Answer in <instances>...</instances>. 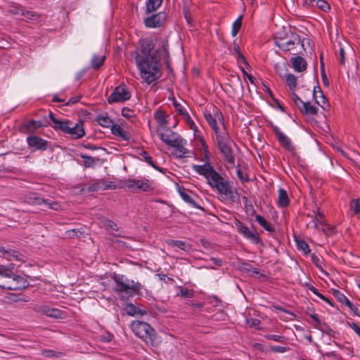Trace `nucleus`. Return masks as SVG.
<instances>
[{
	"instance_id": "obj_1",
	"label": "nucleus",
	"mask_w": 360,
	"mask_h": 360,
	"mask_svg": "<svg viewBox=\"0 0 360 360\" xmlns=\"http://www.w3.org/2000/svg\"><path fill=\"white\" fill-rule=\"evenodd\" d=\"M154 45L150 40L141 42V54L136 53V63L143 81L150 84L159 77L160 55L158 50L153 51Z\"/></svg>"
},
{
	"instance_id": "obj_2",
	"label": "nucleus",
	"mask_w": 360,
	"mask_h": 360,
	"mask_svg": "<svg viewBox=\"0 0 360 360\" xmlns=\"http://www.w3.org/2000/svg\"><path fill=\"white\" fill-rule=\"evenodd\" d=\"M192 168L196 173L205 177L212 188L217 189L221 200L230 203L236 201L238 197L236 188L215 171L209 162L200 165H194Z\"/></svg>"
},
{
	"instance_id": "obj_3",
	"label": "nucleus",
	"mask_w": 360,
	"mask_h": 360,
	"mask_svg": "<svg viewBox=\"0 0 360 360\" xmlns=\"http://www.w3.org/2000/svg\"><path fill=\"white\" fill-rule=\"evenodd\" d=\"M113 281L115 283L114 290L121 299L140 294V290L143 288L140 283L130 280L123 275L115 274L113 276Z\"/></svg>"
},
{
	"instance_id": "obj_4",
	"label": "nucleus",
	"mask_w": 360,
	"mask_h": 360,
	"mask_svg": "<svg viewBox=\"0 0 360 360\" xmlns=\"http://www.w3.org/2000/svg\"><path fill=\"white\" fill-rule=\"evenodd\" d=\"M27 282L23 277L15 274L11 269L4 266L0 271V288L17 290L26 288Z\"/></svg>"
},
{
	"instance_id": "obj_5",
	"label": "nucleus",
	"mask_w": 360,
	"mask_h": 360,
	"mask_svg": "<svg viewBox=\"0 0 360 360\" xmlns=\"http://www.w3.org/2000/svg\"><path fill=\"white\" fill-rule=\"evenodd\" d=\"M217 141L218 148L223 155L224 161L226 164V167L233 169L236 167L235 153L231 147L233 143L226 130H224L221 134L217 135Z\"/></svg>"
},
{
	"instance_id": "obj_6",
	"label": "nucleus",
	"mask_w": 360,
	"mask_h": 360,
	"mask_svg": "<svg viewBox=\"0 0 360 360\" xmlns=\"http://www.w3.org/2000/svg\"><path fill=\"white\" fill-rule=\"evenodd\" d=\"M131 328L135 335L142 339L147 345H155L157 339L155 332L148 323L134 321L131 323Z\"/></svg>"
},
{
	"instance_id": "obj_7",
	"label": "nucleus",
	"mask_w": 360,
	"mask_h": 360,
	"mask_svg": "<svg viewBox=\"0 0 360 360\" xmlns=\"http://www.w3.org/2000/svg\"><path fill=\"white\" fill-rule=\"evenodd\" d=\"M301 44L302 49H304L303 41H301L299 34L292 32L289 37L275 38V44L282 51H290L295 48L296 45Z\"/></svg>"
},
{
	"instance_id": "obj_8",
	"label": "nucleus",
	"mask_w": 360,
	"mask_h": 360,
	"mask_svg": "<svg viewBox=\"0 0 360 360\" xmlns=\"http://www.w3.org/2000/svg\"><path fill=\"white\" fill-rule=\"evenodd\" d=\"M125 186L131 191L148 192L154 189L153 181L146 178L128 179L124 181Z\"/></svg>"
},
{
	"instance_id": "obj_9",
	"label": "nucleus",
	"mask_w": 360,
	"mask_h": 360,
	"mask_svg": "<svg viewBox=\"0 0 360 360\" xmlns=\"http://www.w3.org/2000/svg\"><path fill=\"white\" fill-rule=\"evenodd\" d=\"M25 200L30 205H40L44 204L50 210L58 211L61 209V205L57 201L50 200L41 198L36 193H28L25 195Z\"/></svg>"
},
{
	"instance_id": "obj_10",
	"label": "nucleus",
	"mask_w": 360,
	"mask_h": 360,
	"mask_svg": "<svg viewBox=\"0 0 360 360\" xmlns=\"http://www.w3.org/2000/svg\"><path fill=\"white\" fill-rule=\"evenodd\" d=\"M131 93L127 89L124 85H119L115 88L113 91L109 96L108 102L110 104L115 103H123L129 100Z\"/></svg>"
},
{
	"instance_id": "obj_11",
	"label": "nucleus",
	"mask_w": 360,
	"mask_h": 360,
	"mask_svg": "<svg viewBox=\"0 0 360 360\" xmlns=\"http://www.w3.org/2000/svg\"><path fill=\"white\" fill-rule=\"evenodd\" d=\"M204 117L207 123L214 130L216 134V138H217V135H220L223 132V131H219L217 126V120L224 125V117L222 113L218 109L214 110V114H212L210 112L207 110L204 112Z\"/></svg>"
},
{
	"instance_id": "obj_12",
	"label": "nucleus",
	"mask_w": 360,
	"mask_h": 360,
	"mask_svg": "<svg viewBox=\"0 0 360 360\" xmlns=\"http://www.w3.org/2000/svg\"><path fill=\"white\" fill-rule=\"evenodd\" d=\"M157 133L161 141L171 147L181 138L179 134L172 131L169 127L160 129Z\"/></svg>"
},
{
	"instance_id": "obj_13",
	"label": "nucleus",
	"mask_w": 360,
	"mask_h": 360,
	"mask_svg": "<svg viewBox=\"0 0 360 360\" xmlns=\"http://www.w3.org/2000/svg\"><path fill=\"white\" fill-rule=\"evenodd\" d=\"M272 129L280 145L286 150L293 153L295 148L290 139L282 132L277 126L273 125Z\"/></svg>"
},
{
	"instance_id": "obj_14",
	"label": "nucleus",
	"mask_w": 360,
	"mask_h": 360,
	"mask_svg": "<svg viewBox=\"0 0 360 360\" xmlns=\"http://www.w3.org/2000/svg\"><path fill=\"white\" fill-rule=\"evenodd\" d=\"M236 228L240 233L245 238L251 240L255 244H259L261 242L260 237L256 231H250L248 226L243 223L237 220L235 223Z\"/></svg>"
},
{
	"instance_id": "obj_15",
	"label": "nucleus",
	"mask_w": 360,
	"mask_h": 360,
	"mask_svg": "<svg viewBox=\"0 0 360 360\" xmlns=\"http://www.w3.org/2000/svg\"><path fill=\"white\" fill-rule=\"evenodd\" d=\"M165 18V13L160 12L145 18L144 23L145 25L148 28H155L160 27L164 23Z\"/></svg>"
},
{
	"instance_id": "obj_16",
	"label": "nucleus",
	"mask_w": 360,
	"mask_h": 360,
	"mask_svg": "<svg viewBox=\"0 0 360 360\" xmlns=\"http://www.w3.org/2000/svg\"><path fill=\"white\" fill-rule=\"evenodd\" d=\"M68 129L66 134L70 135L73 139H80L85 135L84 124L82 121H79L76 124L70 122Z\"/></svg>"
},
{
	"instance_id": "obj_17",
	"label": "nucleus",
	"mask_w": 360,
	"mask_h": 360,
	"mask_svg": "<svg viewBox=\"0 0 360 360\" xmlns=\"http://www.w3.org/2000/svg\"><path fill=\"white\" fill-rule=\"evenodd\" d=\"M34 310L42 315L51 318H60L62 315V311L56 308H51L47 305H37Z\"/></svg>"
},
{
	"instance_id": "obj_18",
	"label": "nucleus",
	"mask_w": 360,
	"mask_h": 360,
	"mask_svg": "<svg viewBox=\"0 0 360 360\" xmlns=\"http://www.w3.org/2000/svg\"><path fill=\"white\" fill-rule=\"evenodd\" d=\"M186 140L183 138H180V139L175 143L172 148H174L173 155L177 158H181L184 157H188L189 153L188 150L185 147L186 145Z\"/></svg>"
},
{
	"instance_id": "obj_19",
	"label": "nucleus",
	"mask_w": 360,
	"mask_h": 360,
	"mask_svg": "<svg viewBox=\"0 0 360 360\" xmlns=\"http://www.w3.org/2000/svg\"><path fill=\"white\" fill-rule=\"evenodd\" d=\"M27 142L30 147L36 150H44L47 148L48 141L37 136H29Z\"/></svg>"
},
{
	"instance_id": "obj_20",
	"label": "nucleus",
	"mask_w": 360,
	"mask_h": 360,
	"mask_svg": "<svg viewBox=\"0 0 360 360\" xmlns=\"http://www.w3.org/2000/svg\"><path fill=\"white\" fill-rule=\"evenodd\" d=\"M8 13L11 15L25 16L28 19H33L35 13L32 11H26L22 6L18 4H12L10 6Z\"/></svg>"
},
{
	"instance_id": "obj_21",
	"label": "nucleus",
	"mask_w": 360,
	"mask_h": 360,
	"mask_svg": "<svg viewBox=\"0 0 360 360\" xmlns=\"http://www.w3.org/2000/svg\"><path fill=\"white\" fill-rule=\"evenodd\" d=\"M168 117V115H167V113L162 110H158L154 112V118L158 122V126L156 128L157 132L160 129H165L169 127Z\"/></svg>"
},
{
	"instance_id": "obj_22",
	"label": "nucleus",
	"mask_w": 360,
	"mask_h": 360,
	"mask_svg": "<svg viewBox=\"0 0 360 360\" xmlns=\"http://www.w3.org/2000/svg\"><path fill=\"white\" fill-rule=\"evenodd\" d=\"M111 132L113 135L120 137L123 141H129L131 135L118 124L112 126Z\"/></svg>"
},
{
	"instance_id": "obj_23",
	"label": "nucleus",
	"mask_w": 360,
	"mask_h": 360,
	"mask_svg": "<svg viewBox=\"0 0 360 360\" xmlns=\"http://www.w3.org/2000/svg\"><path fill=\"white\" fill-rule=\"evenodd\" d=\"M292 68L295 71L303 72L307 69V63L301 56H296L291 59Z\"/></svg>"
},
{
	"instance_id": "obj_24",
	"label": "nucleus",
	"mask_w": 360,
	"mask_h": 360,
	"mask_svg": "<svg viewBox=\"0 0 360 360\" xmlns=\"http://www.w3.org/2000/svg\"><path fill=\"white\" fill-rule=\"evenodd\" d=\"M96 121L103 127L112 129V126H114L112 120L107 114L98 115L96 117Z\"/></svg>"
},
{
	"instance_id": "obj_25",
	"label": "nucleus",
	"mask_w": 360,
	"mask_h": 360,
	"mask_svg": "<svg viewBox=\"0 0 360 360\" xmlns=\"http://www.w3.org/2000/svg\"><path fill=\"white\" fill-rule=\"evenodd\" d=\"M289 204V198L288 193L283 188H280L278 190V205L281 207H285Z\"/></svg>"
},
{
	"instance_id": "obj_26",
	"label": "nucleus",
	"mask_w": 360,
	"mask_h": 360,
	"mask_svg": "<svg viewBox=\"0 0 360 360\" xmlns=\"http://www.w3.org/2000/svg\"><path fill=\"white\" fill-rule=\"evenodd\" d=\"M105 60V55L98 56L94 54L91 60V67L94 70H97L103 65Z\"/></svg>"
},
{
	"instance_id": "obj_27",
	"label": "nucleus",
	"mask_w": 360,
	"mask_h": 360,
	"mask_svg": "<svg viewBox=\"0 0 360 360\" xmlns=\"http://www.w3.org/2000/svg\"><path fill=\"white\" fill-rule=\"evenodd\" d=\"M255 220L266 231H267L269 232H274V226L270 222L267 221L262 216H261L259 214H256L255 215Z\"/></svg>"
},
{
	"instance_id": "obj_28",
	"label": "nucleus",
	"mask_w": 360,
	"mask_h": 360,
	"mask_svg": "<svg viewBox=\"0 0 360 360\" xmlns=\"http://www.w3.org/2000/svg\"><path fill=\"white\" fill-rule=\"evenodd\" d=\"M70 120H54V124L52 125V127L56 130V131H61L64 134H66L67 130L68 129V127L70 125Z\"/></svg>"
},
{
	"instance_id": "obj_29",
	"label": "nucleus",
	"mask_w": 360,
	"mask_h": 360,
	"mask_svg": "<svg viewBox=\"0 0 360 360\" xmlns=\"http://www.w3.org/2000/svg\"><path fill=\"white\" fill-rule=\"evenodd\" d=\"M162 3V0H147L146 11L150 13L160 8Z\"/></svg>"
},
{
	"instance_id": "obj_30",
	"label": "nucleus",
	"mask_w": 360,
	"mask_h": 360,
	"mask_svg": "<svg viewBox=\"0 0 360 360\" xmlns=\"http://www.w3.org/2000/svg\"><path fill=\"white\" fill-rule=\"evenodd\" d=\"M80 157L83 159V165L86 168L94 167L96 162L99 160L97 158H93L84 154H81Z\"/></svg>"
},
{
	"instance_id": "obj_31",
	"label": "nucleus",
	"mask_w": 360,
	"mask_h": 360,
	"mask_svg": "<svg viewBox=\"0 0 360 360\" xmlns=\"http://www.w3.org/2000/svg\"><path fill=\"white\" fill-rule=\"evenodd\" d=\"M167 244L170 246L176 247L186 252L189 251L191 249V245L182 240H170L167 242Z\"/></svg>"
},
{
	"instance_id": "obj_32",
	"label": "nucleus",
	"mask_w": 360,
	"mask_h": 360,
	"mask_svg": "<svg viewBox=\"0 0 360 360\" xmlns=\"http://www.w3.org/2000/svg\"><path fill=\"white\" fill-rule=\"evenodd\" d=\"M304 108H302L300 112L305 115H316L318 112L317 108L311 105L309 101L305 102Z\"/></svg>"
},
{
	"instance_id": "obj_33",
	"label": "nucleus",
	"mask_w": 360,
	"mask_h": 360,
	"mask_svg": "<svg viewBox=\"0 0 360 360\" xmlns=\"http://www.w3.org/2000/svg\"><path fill=\"white\" fill-rule=\"evenodd\" d=\"M179 194L181 198L187 203L190 204L194 207H199L195 202L193 198L188 194L186 190H180Z\"/></svg>"
},
{
	"instance_id": "obj_34",
	"label": "nucleus",
	"mask_w": 360,
	"mask_h": 360,
	"mask_svg": "<svg viewBox=\"0 0 360 360\" xmlns=\"http://www.w3.org/2000/svg\"><path fill=\"white\" fill-rule=\"evenodd\" d=\"M333 295L338 298V300L345 304L347 307H350L352 302L347 299V297L338 290H333Z\"/></svg>"
},
{
	"instance_id": "obj_35",
	"label": "nucleus",
	"mask_w": 360,
	"mask_h": 360,
	"mask_svg": "<svg viewBox=\"0 0 360 360\" xmlns=\"http://www.w3.org/2000/svg\"><path fill=\"white\" fill-rule=\"evenodd\" d=\"M172 103H173L174 108L178 112L179 115H181L183 117L186 115V114L188 112H187L186 110L185 109V107L183 105V104L181 102H179L174 98H173Z\"/></svg>"
},
{
	"instance_id": "obj_36",
	"label": "nucleus",
	"mask_w": 360,
	"mask_h": 360,
	"mask_svg": "<svg viewBox=\"0 0 360 360\" xmlns=\"http://www.w3.org/2000/svg\"><path fill=\"white\" fill-rule=\"evenodd\" d=\"M285 82L290 89H294L297 86V77L292 74H287Z\"/></svg>"
},
{
	"instance_id": "obj_37",
	"label": "nucleus",
	"mask_w": 360,
	"mask_h": 360,
	"mask_svg": "<svg viewBox=\"0 0 360 360\" xmlns=\"http://www.w3.org/2000/svg\"><path fill=\"white\" fill-rule=\"evenodd\" d=\"M242 15H240L233 23L231 34L233 37L238 33L242 25Z\"/></svg>"
},
{
	"instance_id": "obj_38",
	"label": "nucleus",
	"mask_w": 360,
	"mask_h": 360,
	"mask_svg": "<svg viewBox=\"0 0 360 360\" xmlns=\"http://www.w3.org/2000/svg\"><path fill=\"white\" fill-rule=\"evenodd\" d=\"M126 313L129 316H134L141 314V310L139 309L134 304L129 303L125 307Z\"/></svg>"
},
{
	"instance_id": "obj_39",
	"label": "nucleus",
	"mask_w": 360,
	"mask_h": 360,
	"mask_svg": "<svg viewBox=\"0 0 360 360\" xmlns=\"http://www.w3.org/2000/svg\"><path fill=\"white\" fill-rule=\"evenodd\" d=\"M297 248L299 250L303 252L304 255H307L310 252L308 244L302 240H296Z\"/></svg>"
},
{
	"instance_id": "obj_40",
	"label": "nucleus",
	"mask_w": 360,
	"mask_h": 360,
	"mask_svg": "<svg viewBox=\"0 0 360 360\" xmlns=\"http://www.w3.org/2000/svg\"><path fill=\"white\" fill-rule=\"evenodd\" d=\"M291 99L293 101L295 105L300 110L302 108H304L305 102L303 101L295 92L291 94Z\"/></svg>"
},
{
	"instance_id": "obj_41",
	"label": "nucleus",
	"mask_w": 360,
	"mask_h": 360,
	"mask_svg": "<svg viewBox=\"0 0 360 360\" xmlns=\"http://www.w3.org/2000/svg\"><path fill=\"white\" fill-rule=\"evenodd\" d=\"M318 90H319V98H317L316 101V103L320 105L321 108H324L325 107V105H326V97L324 96V95L323 94V92L320 88V86H318L317 87Z\"/></svg>"
},
{
	"instance_id": "obj_42",
	"label": "nucleus",
	"mask_w": 360,
	"mask_h": 360,
	"mask_svg": "<svg viewBox=\"0 0 360 360\" xmlns=\"http://www.w3.org/2000/svg\"><path fill=\"white\" fill-rule=\"evenodd\" d=\"M265 338L268 340H273L278 342H284L287 340V338L285 336L274 335V334H268L265 335Z\"/></svg>"
},
{
	"instance_id": "obj_43",
	"label": "nucleus",
	"mask_w": 360,
	"mask_h": 360,
	"mask_svg": "<svg viewBox=\"0 0 360 360\" xmlns=\"http://www.w3.org/2000/svg\"><path fill=\"white\" fill-rule=\"evenodd\" d=\"M41 126V122L35 120H30L26 124V127L30 131H34Z\"/></svg>"
},
{
	"instance_id": "obj_44",
	"label": "nucleus",
	"mask_w": 360,
	"mask_h": 360,
	"mask_svg": "<svg viewBox=\"0 0 360 360\" xmlns=\"http://www.w3.org/2000/svg\"><path fill=\"white\" fill-rule=\"evenodd\" d=\"M237 176L241 182H248L249 181V178L248 174L243 172V170L240 168V165H237Z\"/></svg>"
},
{
	"instance_id": "obj_45",
	"label": "nucleus",
	"mask_w": 360,
	"mask_h": 360,
	"mask_svg": "<svg viewBox=\"0 0 360 360\" xmlns=\"http://www.w3.org/2000/svg\"><path fill=\"white\" fill-rule=\"evenodd\" d=\"M308 289L312 292L314 295H316L317 297H319V298H321V300L326 301V302L329 303L331 304V302H330V300L326 297L323 295H322L321 293H320L318 290L314 287L313 285H309L308 286Z\"/></svg>"
},
{
	"instance_id": "obj_46",
	"label": "nucleus",
	"mask_w": 360,
	"mask_h": 360,
	"mask_svg": "<svg viewBox=\"0 0 360 360\" xmlns=\"http://www.w3.org/2000/svg\"><path fill=\"white\" fill-rule=\"evenodd\" d=\"M311 260L313 263L318 267L323 274L326 275H328V274L323 270L321 266L322 259L321 258L319 257L318 256L315 255L314 254H312L311 256Z\"/></svg>"
},
{
	"instance_id": "obj_47",
	"label": "nucleus",
	"mask_w": 360,
	"mask_h": 360,
	"mask_svg": "<svg viewBox=\"0 0 360 360\" xmlns=\"http://www.w3.org/2000/svg\"><path fill=\"white\" fill-rule=\"evenodd\" d=\"M315 5L323 11H327L330 8L329 4L325 0H317Z\"/></svg>"
},
{
	"instance_id": "obj_48",
	"label": "nucleus",
	"mask_w": 360,
	"mask_h": 360,
	"mask_svg": "<svg viewBox=\"0 0 360 360\" xmlns=\"http://www.w3.org/2000/svg\"><path fill=\"white\" fill-rule=\"evenodd\" d=\"M271 351L275 353H285L290 350V347H282V346H271L270 347Z\"/></svg>"
},
{
	"instance_id": "obj_49",
	"label": "nucleus",
	"mask_w": 360,
	"mask_h": 360,
	"mask_svg": "<svg viewBox=\"0 0 360 360\" xmlns=\"http://www.w3.org/2000/svg\"><path fill=\"white\" fill-rule=\"evenodd\" d=\"M143 157L144 158V160L150 166L154 167L155 169L160 171V168L158 167H156L153 162L152 157L149 156L146 152L143 153Z\"/></svg>"
},
{
	"instance_id": "obj_50",
	"label": "nucleus",
	"mask_w": 360,
	"mask_h": 360,
	"mask_svg": "<svg viewBox=\"0 0 360 360\" xmlns=\"http://www.w3.org/2000/svg\"><path fill=\"white\" fill-rule=\"evenodd\" d=\"M79 233L81 234L82 232L79 229H70L65 231V235L69 238H72L75 237L79 236Z\"/></svg>"
},
{
	"instance_id": "obj_51",
	"label": "nucleus",
	"mask_w": 360,
	"mask_h": 360,
	"mask_svg": "<svg viewBox=\"0 0 360 360\" xmlns=\"http://www.w3.org/2000/svg\"><path fill=\"white\" fill-rule=\"evenodd\" d=\"M101 181V185L102 186V188L103 190H107V189H109V188H115V185L114 184L113 182L112 181H107L104 179H102L100 181Z\"/></svg>"
},
{
	"instance_id": "obj_52",
	"label": "nucleus",
	"mask_w": 360,
	"mask_h": 360,
	"mask_svg": "<svg viewBox=\"0 0 360 360\" xmlns=\"http://www.w3.org/2000/svg\"><path fill=\"white\" fill-rule=\"evenodd\" d=\"M347 326L351 328L355 333L360 338V326L357 325L356 323L352 322H347Z\"/></svg>"
},
{
	"instance_id": "obj_53",
	"label": "nucleus",
	"mask_w": 360,
	"mask_h": 360,
	"mask_svg": "<svg viewBox=\"0 0 360 360\" xmlns=\"http://www.w3.org/2000/svg\"><path fill=\"white\" fill-rule=\"evenodd\" d=\"M0 252L3 255H6V258L8 259H10V257H17V252L13 250H6L4 248H0Z\"/></svg>"
},
{
	"instance_id": "obj_54",
	"label": "nucleus",
	"mask_w": 360,
	"mask_h": 360,
	"mask_svg": "<svg viewBox=\"0 0 360 360\" xmlns=\"http://www.w3.org/2000/svg\"><path fill=\"white\" fill-rule=\"evenodd\" d=\"M338 58H339L340 64L341 65H344L345 60V52L344 48L341 45H340Z\"/></svg>"
},
{
	"instance_id": "obj_55",
	"label": "nucleus",
	"mask_w": 360,
	"mask_h": 360,
	"mask_svg": "<svg viewBox=\"0 0 360 360\" xmlns=\"http://www.w3.org/2000/svg\"><path fill=\"white\" fill-rule=\"evenodd\" d=\"M101 188H102V186L101 185V181H98L89 185V186L87 188V191L92 192V191H98Z\"/></svg>"
},
{
	"instance_id": "obj_56",
	"label": "nucleus",
	"mask_w": 360,
	"mask_h": 360,
	"mask_svg": "<svg viewBox=\"0 0 360 360\" xmlns=\"http://www.w3.org/2000/svg\"><path fill=\"white\" fill-rule=\"evenodd\" d=\"M157 276L159 278L160 281H163L166 283H172L174 282V280L172 278L168 277L167 275L164 274H158Z\"/></svg>"
},
{
	"instance_id": "obj_57",
	"label": "nucleus",
	"mask_w": 360,
	"mask_h": 360,
	"mask_svg": "<svg viewBox=\"0 0 360 360\" xmlns=\"http://www.w3.org/2000/svg\"><path fill=\"white\" fill-rule=\"evenodd\" d=\"M234 55H236V57L237 58V60L239 61V60H241L243 61L244 63H247V61L245 60V58L243 57V56L240 53V51H239V47L238 46H236L234 48Z\"/></svg>"
},
{
	"instance_id": "obj_58",
	"label": "nucleus",
	"mask_w": 360,
	"mask_h": 360,
	"mask_svg": "<svg viewBox=\"0 0 360 360\" xmlns=\"http://www.w3.org/2000/svg\"><path fill=\"white\" fill-rule=\"evenodd\" d=\"M179 295L183 297H191L193 292L187 288H181Z\"/></svg>"
},
{
	"instance_id": "obj_59",
	"label": "nucleus",
	"mask_w": 360,
	"mask_h": 360,
	"mask_svg": "<svg viewBox=\"0 0 360 360\" xmlns=\"http://www.w3.org/2000/svg\"><path fill=\"white\" fill-rule=\"evenodd\" d=\"M260 320L258 319H250L247 320V323L251 328H256L260 324Z\"/></svg>"
},
{
	"instance_id": "obj_60",
	"label": "nucleus",
	"mask_w": 360,
	"mask_h": 360,
	"mask_svg": "<svg viewBox=\"0 0 360 360\" xmlns=\"http://www.w3.org/2000/svg\"><path fill=\"white\" fill-rule=\"evenodd\" d=\"M184 118L185 119V120L186 121V122L189 125L190 128L191 129L195 130V127H196L195 124L194 122L192 120V119L190 117V115H188V113H187L186 115H185L184 117Z\"/></svg>"
},
{
	"instance_id": "obj_61",
	"label": "nucleus",
	"mask_w": 360,
	"mask_h": 360,
	"mask_svg": "<svg viewBox=\"0 0 360 360\" xmlns=\"http://www.w3.org/2000/svg\"><path fill=\"white\" fill-rule=\"evenodd\" d=\"M103 224L105 226L111 229L112 230H116L117 225L111 220L105 219L103 221Z\"/></svg>"
},
{
	"instance_id": "obj_62",
	"label": "nucleus",
	"mask_w": 360,
	"mask_h": 360,
	"mask_svg": "<svg viewBox=\"0 0 360 360\" xmlns=\"http://www.w3.org/2000/svg\"><path fill=\"white\" fill-rule=\"evenodd\" d=\"M352 209L354 213L360 212V202L359 200H356L354 201V204L352 205Z\"/></svg>"
},
{
	"instance_id": "obj_63",
	"label": "nucleus",
	"mask_w": 360,
	"mask_h": 360,
	"mask_svg": "<svg viewBox=\"0 0 360 360\" xmlns=\"http://www.w3.org/2000/svg\"><path fill=\"white\" fill-rule=\"evenodd\" d=\"M310 317L314 321H316V325L315 326V327L316 328H321V321L319 320V319L318 318V316L315 314H311L310 315Z\"/></svg>"
},
{
	"instance_id": "obj_64",
	"label": "nucleus",
	"mask_w": 360,
	"mask_h": 360,
	"mask_svg": "<svg viewBox=\"0 0 360 360\" xmlns=\"http://www.w3.org/2000/svg\"><path fill=\"white\" fill-rule=\"evenodd\" d=\"M349 308V309L351 311H353L354 314L357 316H360V309L356 307L355 306L354 304H353L352 303V305L350 307H348Z\"/></svg>"
}]
</instances>
